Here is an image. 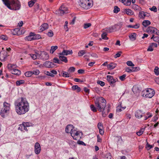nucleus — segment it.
<instances>
[{
    "label": "nucleus",
    "mask_w": 159,
    "mask_h": 159,
    "mask_svg": "<svg viewBox=\"0 0 159 159\" xmlns=\"http://www.w3.org/2000/svg\"><path fill=\"white\" fill-rule=\"evenodd\" d=\"M15 108L17 113L19 115H22L27 112L30 109V106L25 98L21 97L15 102Z\"/></svg>",
    "instance_id": "1"
},
{
    "label": "nucleus",
    "mask_w": 159,
    "mask_h": 159,
    "mask_svg": "<svg viewBox=\"0 0 159 159\" xmlns=\"http://www.w3.org/2000/svg\"><path fill=\"white\" fill-rule=\"evenodd\" d=\"M106 103V101L102 97L98 98L95 102V106L97 107L98 111L102 112V110H103L102 116L103 117H105L106 116V111H105Z\"/></svg>",
    "instance_id": "2"
},
{
    "label": "nucleus",
    "mask_w": 159,
    "mask_h": 159,
    "mask_svg": "<svg viewBox=\"0 0 159 159\" xmlns=\"http://www.w3.org/2000/svg\"><path fill=\"white\" fill-rule=\"evenodd\" d=\"M10 9L14 10L20 9V5L19 1H2Z\"/></svg>",
    "instance_id": "3"
},
{
    "label": "nucleus",
    "mask_w": 159,
    "mask_h": 159,
    "mask_svg": "<svg viewBox=\"0 0 159 159\" xmlns=\"http://www.w3.org/2000/svg\"><path fill=\"white\" fill-rule=\"evenodd\" d=\"M155 93V91L153 89H147L142 91L141 95L143 97L150 98L154 95Z\"/></svg>",
    "instance_id": "4"
},
{
    "label": "nucleus",
    "mask_w": 159,
    "mask_h": 159,
    "mask_svg": "<svg viewBox=\"0 0 159 159\" xmlns=\"http://www.w3.org/2000/svg\"><path fill=\"white\" fill-rule=\"evenodd\" d=\"M107 81L110 83L111 86L113 87L115 86V83L118 80L117 79H114L112 76L109 75L107 76Z\"/></svg>",
    "instance_id": "5"
},
{
    "label": "nucleus",
    "mask_w": 159,
    "mask_h": 159,
    "mask_svg": "<svg viewBox=\"0 0 159 159\" xmlns=\"http://www.w3.org/2000/svg\"><path fill=\"white\" fill-rule=\"evenodd\" d=\"M8 56V53L7 51L3 50L0 52V59L2 61H5Z\"/></svg>",
    "instance_id": "6"
},
{
    "label": "nucleus",
    "mask_w": 159,
    "mask_h": 159,
    "mask_svg": "<svg viewBox=\"0 0 159 159\" xmlns=\"http://www.w3.org/2000/svg\"><path fill=\"white\" fill-rule=\"evenodd\" d=\"M74 129V127L72 125H68L66 128L65 131L67 133H69L73 132V131L75 132L76 130L73 129Z\"/></svg>",
    "instance_id": "7"
},
{
    "label": "nucleus",
    "mask_w": 159,
    "mask_h": 159,
    "mask_svg": "<svg viewBox=\"0 0 159 159\" xmlns=\"http://www.w3.org/2000/svg\"><path fill=\"white\" fill-rule=\"evenodd\" d=\"M40 55V58L43 61L48 59L49 57V55L47 52H41Z\"/></svg>",
    "instance_id": "8"
},
{
    "label": "nucleus",
    "mask_w": 159,
    "mask_h": 159,
    "mask_svg": "<svg viewBox=\"0 0 159 159\" xmlns=\"http://www.w3.org/2000/svg\"><path fill=\"white\" fill-rule=\"evenodd\" d=\"M41 151V147L39 143L37 142L34 145V152L36 154H39Z\"/></svg>",
    "instance_id": "9"
},
{
    "label": "nucleus",
    "mask_w": 159,
    "mask_h": 159,
    "mask_svg": "<svg viewBox=\"0 0 159 159\" xmlns=\"http://www.w3.org/2000/svg\"><path fill=\"white\" fill-rule=\"evenodd\" d=\"M59 11L60 12V14L61 16L68 13L66 10V8L63 5H62L60 7Z\"/></svg>",
    "instance_id": "10"
},
{
    "label": "nucleus",
    "mask_w": 159,
    "mask_h": 159,
    "mask_svg": "<svg viewBox=\"0 0 159 159\" xmlns=\"http://www.w3.org/2000/svg\"><path fill=\"white\" fill-rule=\"evenodd\" d=\"M43 65L47 68H50L53 67L54 66V64L50 61H46L44 63Z\"/></svg>",
    "instance_id": "11"
},
{
    "label": "nucleus",
    "mask_w": 159,
    "mask_h": 159,
    "mask_svg": "<svg viewBox=\"0 0 159 159\" xmlns=\"http://www.w3.org/2000/svg\"><path fill=\"white\" fill-rule=\"evenodd\" d=\"M84 1H80L79 2H78V3L80 7L83 8L88 9V7L87 6V2L85 3Z\"/></svg>",
    "instance_id": "12"
},
{
    "label": "nucleus",
    "mask_w": 159,
    "mask_h": 159,
    "mask_svg": "<svg viewBox=\"0 0 159 159\" xmlns=\"http://www.w3.org/2000/svg\"><path fill=\"white\" fill-rule=\"evenodd\" d=\"M150 16L149 14L147 12L143 11L140 12V18L144 19L145 17H148Z\"/></svg>",
    "instance_id": "13"
},
{
    "label": "nucleus",
    "mask_w": 159,
    "mask_h": 159,
    "mask_svg": "<svg viewBox=\"0 0 159 159\" xmlns=\"http://www.w3.org/2000/svg\"><path fill=\"white\" fill-rule=\"evenodd\" d=\"M72 50L70 51L68 50H64L62 53H59V55H67L69 54H72Z\"/></svg>",
    "instance_id": "14"
},
{
    "label": "nucleus",
    "mask_w": 159,
    "mask_h": 159,
    "mask_svg": "<svg viewBox=\"0 0 159 159\" xmlns=\"http://www.w3.org/2000/svg\"><path fill=\"white\" fill-rule=\"evenodd\" d=\"M156 28L152 27L150 26L146 30L147 32L150 34H155Z\"/></svg>",
    "instance_id": "15"
},
{
    "label": "nucleus",
    "mask_w": 159,
    "mask_h": 159,
    "mask_svg": "<svg viewBox=\"0 0 159 159\" xmlns=\"http://www.w3.org/2000/svg\"><path fill=\"white\" fill-rule=\"evenodd\" d=\"M113 25L109 28H106L105 29H104V30L107 33H110L115 31Z\"/></svg>",
    "instance_id": "16"
},
{
    "label": "nucleus",
    "mask_w": 159,
    "mask_h": 159,
    "mask_svg": "<svg viewBox=\"0 0 159 159\" xmlns=\"http://www.w3.org/2000/svg\"><path fill=\"white\" fill-rule=\"evenodd\" d=\"M132 90L134 94L138 93L139 92V87L138 85H136L134 86Z\"/></svg>",
    "instance_id": "17"
},
{
    "label": "nucleus",
    "mask_w": 159,
    "mask_h": 159,
    "mask_svg": "<svg viewBox=\"0 0 159 159\" xmlns=\"http://www.w3.org/2000/svg\"><path fill=\"white\" fill-rule=\"evenodd\" d=\"M48 25L47 23L43 24L40 27V31H39L42 32L46 29H48Z\"/></svg>",
    "instance_id": "18"
},
{
    "label": "nucleus",
    "mask_w": 159,
    "mask_h": 159,
    "mask_svg": "<svg viewBox=\"0 0 159 159\" xmlns=\"http://www.w3.org/2000/svg\"><path fill=\"white\" fill-rule=\"evenodd\" d=\"M32 34H34V33L30 32V33L29 35L26 36L25 37V40L28 41H31L33 40V35Z\"/></svg>",
    "instance_id": "19"
},
{
    "label": "nucleus",
    "mask_w": 159,
    "mask_h": 159,
    "mask_svg": "<svg viewBox=\"0 0 159 159\" xmlns=\"http://www.w3.org/2000/svg\"><path fill=\"white\" fill-rule=\"evenodd\" d=\"M136 34L135 33H132L129 36V38L130 40L134 41L135 40Z\"/></svg>",
    "instance_id": "20"
},
{
    "label": "nucleus",
    "mask_w": 159,
    "mask_h": 159,
    "mask_svg": "<svg viewBox=\"0 0 159 159\" xmlns=\"http://www.w3.org/2000/svg\"><path fill=\"white\" fill-rule=\"evenodd\" d=\"M73 91L76 90L77 92H79L81 91V89L77 85L73 86L71 87Z\"/></svg>",
    "instance_id": "21"
},
{
    "label": "nucleus",
    "mask_w": 159,
    "mask_h": 159,
    "mask_svg": "<svg viewBox=\"0 0 159 159\" xmlns=\"http://www.w3.org/2000/svg\"><path fill=\"white\" fill-rule=\"evenodd\" d=\"M75 133H71V134L72 137L73 138L76 140H77L78 138L77 137V136H78L79 134L78 133V132L76 131H75Z\"/></svg>",
    "instance_id": "22"
},
{
    "label": "nucleus",
    "mask_w": 159,
    "mask_h": 159,
    "mask_svg": "<svg viewBox=\"0 0 159 159\" xmlns=\"http://www.w3.org/2000/svg\"><path fill=\"white\" fill-rule=\"evenodd\" d=\"M116 66V64L113 63H111L107 65V68L110 70L113 69Z\"/></svg>",
    "instance_id": "23"
},
{
    "label": "nucleus",
    "mask_w": 159,
    "mask_h": 159,
    "mask_svg": "<svg viewBox=\"0 0 159 159\" xmlns=\"http://www.w3.org/2000/svg\"><path fill=\"white\" fill-rule=\"evenodd\" d=\"M11 72L12 74L17 75H19L21 74V72L20 70L15 69L12 70Z\"/></svg>",
    "instance_id": "24"
},
{
    "label": "nucleus",
    "mask_w": 159,
    "mask_h": 159,
    "mask_svg": "<svg viewBox=\"0 0 159 159\" xmlns=\"http://www.w3.org/2000/svg\"><path fill=\"white\" fill-rule=\"evenodd\" d=\"M59 58L61 61H62L64 62L65 63H66L67 62V57H65L63 55L62 56L59 55Z\"/></svg>",
    "instance_id": "25"
},
{
    "label": "nucleus",
    "mask_w": 159,
    "mask_h": 159,
    "mask_svg": "<svg viewBox=\"0 0 159 159\" xmlns=\"http://www.w3.org/2000/svg\"><path fill=\"white\" fill-rule=\"evenodd\" d=\"M122 24L121 23H118L113 25L115 31L119 30L121 27Z\"/></svg>",
    "instance_id": "26"
},
{
    "label": "nucleus",
    "mask_w": 159,
    "mask_h": 159,
    "mask_svg": "<svg viewBox=\"0 0 159 159\" xmlns=\"http://www.w3.org/2000/svg\"><path fill=\"white\" fill-rule=\"evenodd\" d=\"M9 109H7V108H4L3 110H2L0 112L1 116L3 117L4 116V114L7 113V111H9Z\"/></svg>",
    "instance_id": "27"
},
{
    "label": "nucleus",
    "mask_w": 159,
    "mask_h": 159,
    "mask_svg": "<svg viewBox=\"0 0 159 159\" xmlns=\"http://www.w3.org/2000/svg\"><path fill=\"white\" fill-rule=\"evenodd\" d=\"M61 74L62 75V76L65 77H70V74L68 72L62 71L61 73Z\"/></svg>",
    "instance_id": "28"
},
{
    "label": "nucleus",
    "mask_w": 159,
    "mask_h": 159,
    "mask_svg": "<svg viewBox=\"0 0 159 159\" xmlns=\"http://www.w3.org/2000/svg\"><path fill=\"white\" fill-rule=\"evenodd\" d=\"M150 24V21L148 20H144L142 23L143 25L145 27H147L148 25Z\"/></svg>",
    "instance_id": "29"
},
{
    "label": "nucleus",
    "mask_w": 159,
    "mask_h": 159,
    "mask_svg": "<svg viewBox=\"0 0 159 159\" xmlns=\"http://www.w3.org/2000/svg\"><path fill=\"white\" fill-rule=\"evenodd\" d=\"M7 67L11 71L12 70L15 69L16 67V65L13 64H8Z\"/></svg>",
    "instance_id": "30"
},
{
    "label": "nucleus",
    "mask_w": 159,
    "mask_h": 159,
    "mask_svg": "<svg viewBox=\"0 0 159 159\" xmlns=\"http://www.w3.org/2000/svg\"><path fill=\"white\" fill-rule=\"evenodd\" d=\"M58 47L57 46H52L51 47V48L50 50V53H53L54 51L57 49Z\"/></svg>",
    "instance_id": "31"
},
{
    "label": "nucleus",
    "mask_w": 159,
    "mask_h": 159,
    "mask_svg": "<svg viewBox=\"0 0 159 159\" xmlns=\"http://www.w3.org/2000/svg\"><path fill=\"white\" fill-rule=\"evenodd\" d=\"M32 35H33V40L36 39H39L41 38V36L39 34H35L34 33V34Z\"/></svg>",
    "instance_id": "32"
},
{
    "label": "nucleus",
    "mask_w": 159,
    "mask_h": 159,
    "mask_svg": "<svg viewBox=\"0 0 159 159\" xmlns=\"http://www.w3.org/2000/svg\"><path fill=\"white\" fill-rule=\"evenodd\" d=\"M107 35L106 32H103L101 35L102 39L105 40L108 39V38L107 36Z\"/></svg>",
    "instance_id": "33"
},
{
    "label": "nucleus",
    "mask_w": 159,
    "mask_h": 159,
    "mask_svg": "<svg viewBox=\"0 0 159 159\" xmlns=\"http://www.w3.org/2000/svg\"><path fill=\"white\" fill-rule=\"evenodd\" d=\"M134 68L133 67H132L131 68H130L129 67H127L125 68V71L128 72H133L134 70H133Z\"/></svg>",
    "instance_id": "34"
},
{
    "label": "nucleus",
    "mask_w": 159,
    "mask_h": 159,
    "mask_svg": "<svg viewBox=\"0 0 159 159\" xmlns=\"http://www.w3.org/2000/svg\"><path fill=\"white\" fill-rule=\"evenodd\" d=\"M121 2L126 6H129L131 4V1H121Z\"/></svg>",
    "instance_id": "35"
},
{
    "label": "nucleus",
    "mask_w": 159,
    "mask_h": 159,
    "mask_svg": "<svg viewBox=\"0 0 159 159\" xmlns=\"http://www.w3.org/2000/svg\"><path fill=\"white\" fill-rule=\"evenodd\" d=\"M126 13L129 15H133V13L131 10L129 9H126L125 10Z\"/></svg>",
    "instance_id": "36"
},
{
    "label": "nucleus",
    "mask_w": 159,
    "mask_h": 159,
    "mask_svg": "<svg viewBox=\"0 0 159 159\" xmlns=\"http://www.w3.org/2000/svg\"><path fill=\"white\" fill-rule=\"evenodd\" d=\"M154 147V145H151L149 144L148 142L146 145V148L148 150H149Z\"/></svg>",
    "instance_id": "37"
},
{
    "label": "nucleus",
    "mask_w": 159,
    "mask_h": 159,
    "mask_svg": "<svg viewBox=\"0 0 159 159\" xmlns=\"http://www.w3.org/2000/svg\"><path fill=\"white\" fill-rule=\"evenodd\" d=\"M24 82L25 81L23 80H17L16 82V84L17 86H18L21 84H24Z\"/></svg>",
    "instance_id": "38"
},
{
    "label": "nucleus",
    "mask_w": 159,
    "mask_h": 159,
    "mask_svg": "<svg viewBox=\"0 0 159 159\" xmlns=\"http://www.w3.org/2000/svg\"><path fill=\"white\" fill-rule=\"evenodd\" d=\"M126 27L128 28H130L134 29H137L139 28V26L138 25V24H136L134 25H129L126 26Z\"/></svg>",
    "instance_id": "39"
},
{
    "label": "nucleus",
    "mask_w": 159,
    "mask_h": 159,
    "mask_svg": "<svg viewBox=\"0 0 159 159\" xmlns=\"http://www.w3.org/2000/svg\"><path fill=\"white\" fill-rule=\"evenodd\" d=\"M120 8L117 6H115L114 7L113 12L115 13H117L120 11Z\"/></svg>",
    "instance_id": "40"
},
{
    "label": "nucleus",
    "mask_w": 159,
    "mask_h": 159,
    "mask_svg": "<svg viewBox=\"0 0 159 159\" xmlns=\"http://www.w3.org/2000/svg\"><path fill=\"white\" fill-rule=\"evenodd\" d=\"M10 104L5 102L3 103V107L4 108H7V109H10Z\"/></svg>",
    "instance_id": "41"
},
{
    "label": "nucleus",
    "mask_w": 159,
    "mask_h": 159,
    "mask_svg": "<svg viewBox=\"0 0 159 159\" xmlns=\"http://www.w3.org/2000/svg\"><path fill=\"white\" fill-rule=\"evenodd\" d=\"M85 51L84 50H82L79 51L78 53V56L79 57L82 56L85 53Z\"/></svg>",
    "instance_id": "42"
},
{
    "label": "nucleus",
    "mask_w": 159,
    "mask_h": 159,
    "mask_svg": "<svg viewBox=\"0 0 159 159\" xmlns=\"http://www.w3.org/2000/svg\"><path fill=\"white\" fill-rule=\"evenodd\" d=\"M75 70V68L73 67H70L68 70V71L69 72V73L70 74L71 73L74 72Z\"/></svg>",
    "instance_id": "43"
},
{
    "label": "nucleus",
    "mask_w": 159,
    "mask_h": 159,
    "mask_svg": "<svg viewBox=\"0 0 159 159\" xmlns=\"http://www.w3.org/2000/svg\"><path fill=\"white\" fill-rule=\"evenodd\" d=\"M154 72L157 75H159V68L157 66L156 67L154 70Z\"/></svg>",
    "instance_id": "44"
},
{
    "label": "nucleus",
    "mask_w": 159,
    "mask_h": 159,
    "mask_svg": "<svg viewBox=\"0 0 159 159\" xmlns=\"http://www.w3.org/2000/svg\"><path fill=\"white\" fill-rule=\"evenodd\" d=\"M53 62L54 63H57L58 64H61V62L57 58H54L53 59Z\"/></svg>",
    "instance_id": "45"
},
{
    "label": "nucleus",
    "mask_w": 159,
    "mask_h": 159,
    "mask_svg": "<svg viewBox=\"0 0 159 159\" xmlns=\"http://www.w3.org/2000/svg\"><path fill=\"white\" fill-rule=\"evenodd\" d=\"M90 108L91 110L93 112H96L97 111L96 108L93 105H90Z\"/></svg>",
    "instance_id": "46"
},
{
    "label": "nucleus",
    "mask_w": 159,
    "mask_h": 159,
    "mask_svg": "<svg viewBox=\"0 0 159 159\" xmlns=\"http://www.w3.org/2000/svg\"><path fill=\"white\" fill-rule=\"evenodd\" d=\"M0 39L6 41L8 39V37L6 36L1 35H0Z\"/></svg>",
    "instance_id": "47"
},
{
    "label": "nucleus",
    "mask_w": 159,
    "mask_h": 159,
    "mask_svg": "<svg viewBox=\"0 0 159 159\" xmlns=\"http://www.w3.org/2000/svg\"><path fill=\"white\" fill-rule=\"evenodd\" d=\"M149 9L150 10L153 11L155 12H157V8L155 6H153L152 7L149 8Z\"/></svg>",
    "instance_id": "48"
},
{
    "label": "nucleus",
    "mask_w": 159,
    "mask_h": 159,
    "mask_svg": "<svg viewBox=\"0 0 159 159\" xmlns=\"http://www.w3.org/2000/svg\"><path fill=\"white\" fill-rule=\"evenodd\" d=\"M127 65L128 66L133 67L134 66V64L131 61H128L126 62Z\"/></svg>",
    "instance_id": "49"
},
{
    "label": "nucleus",
    "mask_w": 159,
    "mask_h": 159,
    "mask_svg": "<svg viewBox=\"0 0 159 159\" xmlns=\"http://www.w3.org/2000/svg\"><path fill=\"white\" fill-rule=\"evenodd\" d=\"M34 1H30L28 2V5L30 7H32L35 3Z\"/></svg>",
    "instance_id": "50"
},
{
    "label": "nucleus",
    "mask_w": 159,
    "mask_h": 159,
    "mask_svg": "<svg viewBox=\"0 0 159 159\" xmlns=\"http://www.w3.org/2000/svg\"><path fill=\"white\" fill-rule=\"evenodd\" d=\"M122 53V52L121 51L118 52L116 54H115L114 57L115 58H117V57H119L120 55Z\"/></svg>",
    "instance_id": "51"
},
{
    "label": "nucleus",
    "mask_w": 159,
    "mask_h": 159,
    "mask_svg": "<svg viewBox=\"0 0 159 159\" xmlns=\"http://www.w3.org/2000/svg\"><path fill=\"white\" fill-rule=\"evenodd\" d=\"M47 35L50 37H52L53 35V33L52 30H50L47 33Z\"/></svg>",
    "instance_id": "52"
},
{
    "label": "nucleus",
    "mask_w": 159,
    "mask_h": 159,
    "mask_svg": "<svg viewBox=\"0 0 159 159\" xmlns=\"http://www.w3.org/2000/svg\"><path fill=\"white\" fill-rule=\"evenodd\" d=\"M126 76V75L125 74H124L120 76L119 78L121 80L123 81L125 79Z\"/></svg>",
    "instance_id": "53"
},
{
    "label": "nucleus",
    "mask_w": 159,
    "mask_h": 159,
    "mask_svg": "<svg viewBox=\"0 0 159 159\" xmlns=\"http://www.w3.org/2000/svg\"><path fill=\"white\" fill-rule=\"evenodd\" d=\"M91 25V24L90 23L85 24L84 25V28L86 29L90 27Z\"/></svg>",
    "instance_id": "54"
},
{
    "label": "nucleus",
    "mask_w": 159,
    "mask_h": 159,
    "mask_svg": "<svg viewBox=\"0 0 159 159\" xmlns=\"http://www.w3.org/2000/svg\"><path fill=\"white\" fill-rule=\"evenodd\" d=\"M45 73L47 75L50 76L52 77H54V75L53 74H52L51 72L48 71L45 72Z\"/></svg>",
    "instance_id": "55"
},
{
    "label": "nucleus",
    "mask_w": 159,
    "mask_h": 159,
    "mask_svg": "<svg viewBox=\"0 0 159 159\" xmlns=\"http://www.w3.org/2000/svg\"><path fill=\"white\" fill-rule=\"evenodd\" d=\"M98 84H100L102 86H103L105 85V83L103 81L100 80H98L97 82Z\"/></svg>",
    "instance_id": "56"
},
{
    "label": "nucleus",
    "mask_w": 159,
    "mask_h": 159,
    "mask_svg": "<svg viewBox=\"0 0 159 159\" xmlns=\"http://www.w3.org/2000/svg\"><path fill=\"white\" fill-rule=\"evenodd\" d=\"M40 72L39 70L36 69L33 70V74L35 75H38L39 74Z\"/></svg>",
    "instance_id": "57"
},
{
    "label": "nucleus",
    "mask_w": 159,
    "mask_h": 159,
    "mask_svg": "<svg viewBox=\"0 0 159 159\" xmlns=\"http://www.w3.org/2000/svg\"><path fill=\"white\" fill-rule=\"evenodd\" d=\"M98 127L99 129H103V125L101 122H99L98 124Z\"/></svg>",
    "instance_id": "58"
},
{
    "label": "nucleus",
    "mask_w": 159,
    "mask_h": 159,
    "mask_svg": "<svg viewBox=\"0 0 159 159\" xmlns=\"http://www.w3.org/2000/svg\"><path fill=\"white\" fill-rule=\"evenodd\" d=\"M25 75L28 77H30L31 76V74L30 73V72L29 71H27L25 73Z\"/></svg>",
    "instance_id": "59"
},
{
    "label": "nucleus",
    "mask_w": 159,
    "mask_h": 159,
    "mask_svg": "<svg viewBox=\"0 0 159 159\" xmlns=\"http://www.w3.org/2000/svg\"><path fill=\"white\" fill-rule=\"evenodd\" d=\"M153 40L156 42L159 43V37H155L153 38Z\"/></svg>",
    "instance_id": "60"
},
{
    "label": "nucleus",
    "mask_w": 159,
    "mask_h": 159,
    "mask_svg": "<svg viewBox=\"0 0 159 159\" xmlns=\"http://www.w3.org/2000/svg\"><path fill=\"white\" fill-rule=\"evenodd\" d=\"M30 55L32 58L34 60L36 59L37 58V55L36 54H30Z\"/></svg>",
    "instance_id": "61"
},
{
    "label": "nucleus",
    "mask_w": 159,
    "mask_h": 159,
    "mask_svg": "<svg viewBox=\"0 0 159 159\" xmlns=\"http://www.w3.org/2000/svg\"><path fill=\"white\" fill-rule=\"evenodd\" d=\"M123 110L121 108V107L120 105L117 106L116 108V111L121 112Z\"/></svg>",
    "instance_id": "62"
},
{
    "label": "nucleus",
    "mask_w": 159,
    "mask_h": 159,
    "mask_svg": "<svg viewBox=\"0 0 159 159\" xmlns=\"http://www.w3.org/2000/svg\"><path fill=\"white\" fill-rule=\"evenodd\" d=\"M24 125L23 123L22 124L19 125V127L18 128V129L20 130L21 131L22 130V129L23 128Z\"/></svg>",
    "instance_id": "63"
},
{
    "label": "nucleus",
    "mask_w": 159,
    "mask_h": 159,
    "mask_svg": "<svg viewBox=\"0 0 159 159\" xmlns=\"http://www.w3.org/2000/svg\"><path fill=\"white\" fill-rule=\"evenodd\" d=\"M153 50V47L151 44L149 46L148 48L147 49V51H152Z\"/></svg>",
    "instance_id": "64"
}]
</instances>
